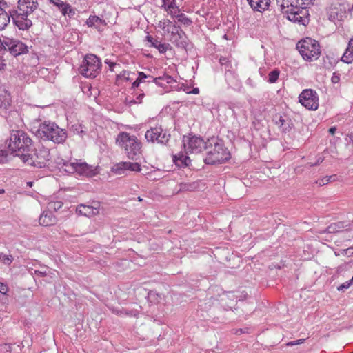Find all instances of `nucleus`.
<instances>
[{
    "label": "nucleus",
    "mask_w": 353,
    "mask_h": 353,
    "mask_svg": "<svg viewBox=\"0 0 353 353\" xmlns=\"http://www.w3.org/2000/svg\"><path fill=\"white\" fill-rule=\"evenodd\" d=\"M37 6L38 3L36 0H18L17 10H10L12 21L19 30H27L32 26L29 16Z\"/></svg>",
    "instance_id": "obj_1"
},
{
    "label": "nucleus",
    "mask_w": 353,
    "mask_h": 353,
    "mask_svg": "<svg viewBox=\"0 0 353 353\" xmlns=\"http://www.w3.org/2000/svg\"><path fill=\"white\" fill-rule=\"evenodd\" d=\"M206 148V157L203 161L208 165L221 164L228 161L231 154L227 148L225 147L222 140L212 137L208 139Z\"/></svg>",
    "instance_id": "obj_2"
},
{
    "label": "nucleus",
    "mask_w": 353,
    "mask_h": 353,
    "mask_svg": "<svg viewBox=\"0 0 353 353\" xmlns=\"http://www.w3.org/2000/svg\"><path fill=\"white\" fill-rule=\"evenodd\" d=\"M32 141L23 130L10 131V137L5 141V147L8 151L21 158V154L30 152Z\"/></svg>",
    "instance_id": "obj_3"
},
{
    "label": "nucleus",
    "mask_w": 353,
    "mask_h": 353,
    "mask_svg": "<svg viewBox=\"0 0 353 353\" xmlns=\"http://www.w3.org/2000/svg\"><path fill=\"white\" fill-rule=\"evenodd\" d=\"M36 135L43 140L51 141L56 143H62L67 139V132L55 123L45 121L41 123L36 132Z\"/></svg>",
    "instance_id": "obj_4"
},
{
    "label": "nucleus",
    "mask_w": 353,
    "mask_h": 353,
    "mask_svg": "<svg viewBox=\"0 0 353 353\" xmlns=\"http://www.w3.org/2000/svg\"><path fill=\"white\" fill-rule=\"evenodd\" d=\"M117 143L125 150L127 157L132 160H137L141 154V142L134 135L121 132L118 135Z\"/></svg>",
    "instance_id": "obj_5"
},
{
    "label": "nucleus",
    "mask_w": 353,
    "mask_h": 353,
    "mask_svg": "<svg viewBox=\"0 0 353 353\" xmlns=\"http://www.w3.org/2000/svg\"><path fill=\"white\" fill-rule=\"evenodd\" d=\"M20 154L21 159L24 163L37 168H45L50 159V150L44 146L35 149L33 153L28 152L26 154Z\"/></svg>",
    "instance_id": "obj_6"
},
{
    "label": "nucleus",
    "mask_w": 353,
    "mask_h": 353,
    "mask_svg": "<svg viewBox=\"0 0 353 353\" xmlns=\"http://www.w3.org/2000/svg\"><path fill=\"white\" fill-rule=\"evenodd\" d=\"M296 48L303 59L307 61L316 60L321 54L319 42L310 37H306L298 41Z\"/></svg>",
    "instance_id": "obj_7"
},
{
    "label": "nucleus",
    "mask_w": 353,
    "mask_h": 353,
    "mask_svg": "<svg viewBox=\"0 0 353 353\" xmlns=\"http://www.w3.org/2000/svg\"><path fill=\"white\" fill-rule=\"evenodd\" d=\"M101 63L93 54H87L81 64L79 72L87 78H94L101 71Z\"/></svg>",
    "instance_id": "obj_8"
},
{
    "label": "nucleus",
    "mask_w": 353,
    "mask_h": 353,
    "mask_svg": "<svg viewBox=\"0 0 353 353\" xmlns=\"http://www.w3.org/2000/svg\"><path fill=\"white\" fill-rule=\"evenodd\" d=\"M183 142L187 153L199 154L206 150L208 139L205 141L201 137L189 134L183 136Z\"/></svg>",
    "instance_id": "obj_9"
},
{
    "label": "nucleus",
    "mask_w": 353,
    "mask_h": 353,
    "mask_svg": "<svg viewBox=\"0 0 353 353\" xmlns=\"http://www.w3.org/2000/svg\"><path fill=\"white\" fill-rule=\"evenodd\" d=\"M288 16L287 18L290 21L297 23L301 25L307 26L309 23V11L307 7L296 6L294 8H290L285 11Z\"/></svg>",
    "instance_id": "obj_10"
},
{
    "label": "nucleus",
    "mask_w": 353,
    "mask_h": 353,
    "mask_svg": "<svg viewBox=\"0 0 353 353\" xmlns=\"http://www.w3.org/2000/svg\"><path fill=\"white\" fill-rule=\"evenodd\" d=\"M9 52L12 56L17 57L28 52V46L21 41L10 37L4 38V51Z\"/></svg>",
    "instance_id": "obj_11"
},
{
    "label": "nucleus",
    "mask_w": 353,
    "mask_h": 353,
    "mask_svg": "<svg viewBox=\"0 0 353 353\" xmlns=\"http://www.w3.org/2000/svg\"><path fill=\"white\" fill-rule=\"evenodd\" d=\"M299 101L308 110H316L319 107L317 93L312 89L303 90L299 94Z\"/></svg>",
    "instance_id": "obj_12"
},
{
    "label": "nucleus",
    "mask_w": 353,
    "mask_h": 353,
    "mask_svg": "<svg viewBox=\"0 0 353 353\" xmlns=\"http://www.w3.org/2000/svg\"><path fill=\"white\" fill-rule=\"evenodd\" d=\"M176 83V80L168 74L156 77V86L159 88L158 90L156 89V92L163 94L170 92L174 88L176 89V86L173 85Z\"/></svg>",
    "instance_id": "obj_13"
},
{
    "label": "nucleus",
    "mask_w": 353,
    "mask_h": 353,
    "mask_svg": "<svg viewBox=\"0 0 353 353\" xmlns=\"http://www.w3.org/2000/svg\"><path fill=\"white\" fill-rule=\"evenodd\" d=\"M126 170L139 172L141 170L140 165L138 163L122 161L112 167V171L116 174H123Z\"/></svg>",
    "instance_id": "obj_14"
},
{
    "label": "nucleus",
    "mask_w": 353,
    "mask_h": 353,
    "mask_svg": "<svg viewBox=\"0 0 353 353\" xmlns=\"http://www.w3.org/2000/svg\"><path fill=\"white\" fill-rule=\"evenodd\" d=\"M72 172H75L79 175L92 176L95 174L92 167L85 163L73 162L70 163Z\"/></svg>",
    "instance_id": "obj_15"
},
{
    "label": "nucleus",
    "mask_w": 353,
    "mask_h": 353,
    "mask_svg": "<svg viewBox=\"0 0 353 353\" xmlns=\"http://www.w3.org/2000/svg\"><path fill=\"white\" fill-rule=\"evenodd\" d=\"M76 212L79 215L90 217L99 213V203H96L95 205L80 204L77 207Z\"/></svg>",
    "instance_id": "obj_16"
},
{
    "label": "nucleus",
    "mask_w": 353,
    "mask_h": 353,
    "mask_svg": "<svg viewBox=\"0 0 353 353\" xmlns=\"http://www.w3.org/2000/svg\"><path fill=\"white\" fill-rule=\"evenodd\" d=\"M48 2L57 6L63 16L68 15L70 17L75 14L74 10L69 3L63 2L61 0H47Z\"/></svg>",
    "instance_id": "obj_17"
},
{
    "label": "nucleus",
    "mask_w": 353,
    "mask_h": 353,
    "mask_svg": "<svg viewBox=\"0 0 353 353\" xmlns=\"http://www.w3.org/2000/svg\"><path fill=\"white\" fill-rule=\"evenodd\" d=\"M57 220L53 213L48 210H44L39 217V223L43 226H50L56 224Z\"/></svg>",
    "instance_id": "obj_18"
},
{
    "label": "nucleus",
    "mask_w": 353,
    "mask_h": 353,
    "mask_svg": "<svg viewBox=\"0 0 353 353\" xmlns=\"http://www.w3.org/2000/svg\"><path fill=\"white\" fill-rule=\"evenodd\" d=\"M172 160L174 164L179 168L188 167L191 162L190 157L181 152L177 154L173 155Z\"/></svg>",
    "instance_id": "obj_19"
},
{
    "label": "nucleus",
    "mask_w": 353,
    "mask_h": 353,
    "mask_svg": "<svg viewBox=\"0 0 353 353\" xmlns=\"http://www.w3.org/2000/svg\"><path fill=\"white\" fill-rule=\"evenodd\" d=\"M348 226L349 225H345V223L343 221H338L336 223H331L329 226H327L325 230H322L320 233L336 234L343 231V229Z\"/></svg>",
    "instance_id": "obj_20"
},
{
    "label": "nucleus",
    "mask_w": 353,
    "mask_h": 353,
    "mask_svg": "<svg viewBox=\"0 0 353 353\" xmlns=\"http://www.w3.org/2000/svg\"><path fill=\"white\" fill-rule=\"evenodd\" d=\"M225 79L228 85L233 89L237 88L241 85V81L238 76L232 70L225 72Z\"/></svg>",
    "instance_id": "obj_21"
},
{
    "label": "nucleus",
    "mask_w": 353,
    "mask_h": 353,
    "mask_svg": "<svg viewBox=\"0 0 353 353\" xmlns=\"http://www.w3.org/2000/svg\"><path fill=\"white\" fill-rule=\"evenodd\" d=\"M254 10L261 12L268 9L270 0H247Z\"/></svg>",
    "instance_id": "obj_22"
},
{
    "label": "nucleus",
    "mask_w": 353,
    "mask_h": 353,
    "mask_svg": "<svg viewBox=\"0 0 353 353\" xmlns=\"http://www.w3.org/2000/svg\"><path fill=\"white\" fill-rule=\"evenodd\" d=\"M159 129L160 132L158 131V128L156 126V141L162 145H166L170 140V134H168L165 130H163L161 127Z\"/></svg>",
    "instance_id": "obj_23"
},
{
    "label": "nucleus",
    "mask_w": 353,
    "mask_h": 353,
    "mask_svg": "<svg viewBox=\"0 0 353 353\" xmlns=\"http://www.w3.org/2000/svg\"><path fill=\"white\" fill-rule=\"evenodd\" d=\"M174 43L176 47L187 50L189 45V39L183 31L178 32V37L175 39Z\"/></svg>",
    "instance_id": "obj_24"
},
{
    "label": "nucleus",
    "mask_w": 353,
    "mask_h": 353,
    "mask_svg": "<svg viewBox=\"0 0 353 353\" xmlns=\"http://www.w3.org/2000/svg\"><path fill=\"white\" fill-rule=\"evenodd\" d=\"M341 61L346 63L353 61V37L350 40L348 47L341 57Z\"/></svg>",
    "instance_id": "obj_25"
},
{
    "label": "nucleus",
    "mask_w": 353,
    "mask_h": 353,
    "mask_svg": "<svg viewBox=\"0 0 353 353\" xmlns=\"http://www.w3.org/2000/svg\"><path fill=\"white\" fill-rule=\"evenodd\" d=\"M276 125H279V128L283 132H290L292 129V123L291 120L289 119L287 122L282 116H279L278 121H275Z\"/></svg>",
    "instance_id": "obj_26"
},
{
    "label": "nucleus",
    "mask_w": 353,
    "mask_h": 353,
    "mask_svg": "<svg viewBox=\"0 0 353 353\" xmlns=\"http://www.w3.org/2000/svg\"><path fill=\"white\" fill-rule=\"evenodd\" d=\"M276 3L280 6L281 10L285 8L290 9L299 6L298 0H276Z\"/></svg>",
    "instance_id": "obj_27"
},
{
    "label": "nucleus",
    "mask_w": 353,
    "mask_h": 353,
    "mask_svg": "<svg viewBox=\"0 0 353 353\" xmlns=\"http://www.w3.org/2000/svg\"><path fill=\"white\" fill-rule=\"evenodd\" d=\"M171 22L168 19H163L158 23V27L161 30H159L161 35L164 36L170 32Z\"/></svg>",
    "instance_id": "obj_28"
},
{
    "label": "nucleus",
    "mask_w": 353,
    "mask_h": 353,
    "mask_svg": "<svg viewBox=\"0 0 353 353\" xmlns=\"http://www.w3.org/2000/svg\"><path fill=\"white\" fill-rule=\"evenodd\" d=\"M86 23L88 26H94L96 28H100L101 25H105V21L101 19L97 16H90L87 21Z\"/></svg>",
    "instance_id": "obj_29"
},
{
    "label": "nucleus",
    "mask_w": 353,
    "mask_h": 353,
    "mask_svg": "<svg viewBox=\"0 0 353 353\" xmlns=\"http://www.w3.org/2000/svg\"><path fill=\"white\" fill-rule=\"evenodd\" d=\"M179 190L178 192L183 191H194L199 188V182H187V183H179Z\"/></svg>",
    "instance_id": "obj_30"
},
{
    "label": "nucleus",
    "mask_w": 353,
    "mask_h": 353,
    "mask_svg": "<svg viewBox=\"0 0 353 353\" xmlns=\"http://www.w3.org/2000/svg\"><path fill=\"white\" fill-rule=\"evenodd\" d=\"M11 15L10 10L8 12L2 11L0 9V30H3L10 22Z\"/></svg>",
    "instance_id": "obj_31"
},
{
    "label": "nucleus",
    "mask_w": 353,
    "mask_h": 353,
    "mask_svg": "<svg viewBox=\"0 0 353 353\" xmlns=\"http://www.w3.org/2000/svg\"><path fill=\"white\" fill-rule=\"evenodd\" d=\"M165 10H170L173 14L179 12L178 7L176 6V0H163V6Z\"/></svg>",
    "instance_id": "obj_32"
},
{
    "label": "nucleus",
    "mask_w": 353,
    "mask_h": 353,
    "mask_svg": "<svg viewBox=\"0 0 353 353\" xmlns=\"http://www.w3.org/2000/svg\"><path fill=\"white\" fill-rule=\"evenodd\" d=\"M173 17H175L178 22L181 23L185 26H190L192 23L191 19L187 17L186 15L183 13H179L177 14L174 13Z\"/></svg>",
    "instance_id": "obj_33"
},
{
    "label": "nucleus",
    "mask_w": 353,
    "mask_h": 353,
    "mask_svg": "<svg viewBox=\"0 0 353 353\" xmlns=\"http://www.w3.org/2000/svg\"><path fill=\"white\" fill-rule=\"evenodd\" d=\"M63 205V203L61 201H50L48 203L47 210L52 212V211L57 212L62 208Z\"/></svg>",
    "instance_id": "obj_34"
},
{
    "label": "nucleus",
    "mask_w": 353,
    "mask_h": 353,
    "mask_svg": "<svg viewBox=\"0 0 353 353\" xmlns=\"http://www.w3.org/2000/svg\"><path fill=\"white\" fill-rule=\"evenodd\" d=\"M10 106V98L7 94H0V108L6 110Z\"/></svg>",
    "instance_id": "obj_35"
},
{
    "label": "nucleus",
    "mask_w": 353,
    "mask_h": 353,
    "mask_svg": "<svg viewBox=\"0 0 353 353\" xmlns=\"http://www.w3.org/2000/svg\"><path fill=\"white\" fill-rule=\"evenodd\" d=\"M280 74V71L279 69L276 68L273 70H272L268 74V81L270 83H274L276 82V81L279 79V76Z\"/></svg>",
    "instance_id": "obj_36"
},
{
    "label": "nucleus",
    "mask_w": 353,
    "mask_h": 353,
    "mask_svg": "<svg viewBox=\"0 0 353 353\" xmlns=\"http://www.w3.org/2000/svg\"><path fill=\"white\" fill-rule=\"evenodd\" d=\"M171 48L172 47L169 43H161L156 39V49H157L160 53L163 54Z\"/></svg>",
    "instance_id": "obj_37"
},
{
    "label": "nucleus",
    "mask_w": 353,
    "mask_h": 353,
    "mask_svg": "<svg viewBox=\"0 0 353 353\" xmlns=\"http://www.w3.org/2000/svg\"><path fill=\"white\" fill-rule=\"evenodd\" d=\"M219 61L222 66L225 67V72L229 71V70H232L231 61L228 57H221Z\"/></svg>",
    "instance_id": "obj_38"
},
{
    "label": "nucleus",
    "mask_w": 353,
    "mask_h": 353,
    "mask_svg": "<svg viewBox=\"0 0 353 353\" xmlns=\"http://www.w3.org/2000/svg\"><path fill=\"white\" fill-rule=\"evenodd\" d=\"M145 138L148 142L153 143L154 141V131L153 128H150L148 130L145 134Z\"/></svg>",
    "instance_id": "obj_39"
},
{
    "label": "nucleus",
    "mask_w": 353,
    "mask_h": 353,
    "mask_svg": "<svg viewBox=\"0 0 353 353\" xmlns=\"http://www.w3.org/2000/svg\"><path fill=\"white\" fill-rule=\"evenodd\" d=\"M13 261V257L12 255H8L3 253L0 254V261L3 262L5 264L9 265Z\"/></svg>",
    "instance_id": "obj_40"
},
{
    "label": "nucleus",
    "mask_w": 353,
    "mask_h": 353,
    "mask_svg": "<svg viewBox=\"0 0 353 353\" xmlns=\"http://www.w3.org/2000/svg\"><path fill=\"white\" fill-rule=\"evenodd\" d=\"M141 83L143 82L145 79H149L148 82L154 81V79L151 75H146L143 72H139V77L137 78Z\"/></svg>",
    "instance_id": "obj_41"
},
{
    "label": "nucleus",
    "mask_w": 353,
    "mask_h": 353,
    "mask_svg": "<svg viewBox=\"0 0 353 353\" xmlns=\"http://www.w3.org/2000/svg\"><path fill=\"white\" fill-rule=\"evenodd\" d=\"M158 341H162V345H161L160 349H163L164 347H168V339L165 337V335H159L158 337Z\"/></svg>",
    "instance_id": "obj_42"
},
{
    "label": "nucleus",
    "mask_w": 353,
    "mask_h": 353,
    "mask_svg": "<svg viewBox=\"0 0 353 353\" xmlns=\"http://www.w3.org/2000/svg\"><path fill=\"white\" fill-rule=\"evenodd\" d=\"M131 73L128 71H123L119 74L117 75L118 79H123L126 81L132 80V78L130 77Z\"/></svg>",
    "instance_id": "obj_43"
},
{
    "label": "nucleus",
    "mask_w": 353,
    "mask_h": 353,
    "mask_svg": "<svg viewBox=\"0 0 353 353\" xmlns=\"http://www.w3.org/2000/svg\"><path fill=\"white\" fill-rule=\"evenodd\" d=\"M8 152L9 151L8 149H7V150H0V163H4L7 162V161H8L7 157H8Z\"/></svg>",
    "instance_id": "obj_44"
},
{
    "label": "nucleus",
    "mask_w": 353,
    "mask_h": 353,
    "mask_svg": "<svg viewBox=\"0 0 353 353\" xmlns=\"http://www.w3.org/2000/svg\"><path fill=\"white\" fill-rule=\"evenodd\" d=\"M14 347H15V344H4L1 347V350L3 353H10Z\"/></svg>",
    "instance_id": "obj_45"
},
{
    "label": "nucleus",
    "mask_w": 353,
    "mask_h": 353,
    "mask_svg": "<svg viewBox=\"0 0 353 353\" xmlns=\"http://www.w3.org/2000/svg\"><path fill=\"white\" fill-rule=\"evenodd\" d=\"M333 177V176H325L321 179H319L318 181H316L317 183H319L320 185H324L325 184H327L330 181H331V179Z\"/></svg>",
    "instance_id": "obj_46"
},
{
    "label": "nucleus",
    "mask_w": 353,
    "mask_h": 353,
    "mask_svg": "<svg viewBox=\"0 0 353 353\" xmlns=\"http://www.w3.org/2000/svg\"><path fill=\"white\" fill-rule=\"evenodd\" d=\"M352 283V281H347L344 283L341 284V285H339L337 289L339 291H344L345 290L349 288Z\"/></svg>",
    "instance_id": "obj_47"
},
{
    "label": "nucleus",
    "mask_w": 353,
    "mask_h": 353,
    "mask_svg": "<svg viewBox=\"0 0 353 353\" xmlns=\"http://www.w3.org/2000/svg\"><path fill=\"white\" fill-rule=\"evenodd\" d=\"M8 286L6 283L0 282V293L6 294L8 292Z\"/></svg>",
    "instance_id": "obj_48"
},
{
    "label": "nucleus",
    "mask_w": 353,
    "mask_h": 353,
    "mask_svg": "<svg viewBox=\"0 0 353 353\" xmlns=\"http://www.w3.org/2000/svg\"><path fill=\"white\" fill-rule=\"evenodd\" d=\"M331 81L333 83H338L340 81V74L337 72H334L331 78Z\"/></svg>",
    "instance_id": "obj_49"
},
{
    "label": "nucleus",
    "mask_w": 353,
    "mask_h": 353,
    "mask_svg": "<svg viewBox=\"0 0 353 353\" xmlns=\"http://www.w3.org/2000/svg\"><path fill=\"white\" fill-rule=\"evenodd\" d=\"M324 159L322 157H318L317 160L314 163H308L310 167H314L320 165L323 161Z\"/></svg>",
    "instance_id": "obj_50"
},
{
    "label": "nucleus",
    "mask_w": 353,
    "mask_h": 353,
    "mask_svg": "<svg viewBox=\"0 0 353 353\" xmlns=\"http://www.w3.org/2000/svg\"><path fill=\"white\" fill-rule=\"evenodd\" d=\"M304 341H305L304 339H299V340H296V341H292L288 342L287 343V345L288 346H293V345H299V344L303 343Z\"/></svg>",
    "instance_id": "obj_51"
},
{
    "label": "nucleus",
    "mask_w": 353,
    "mask_h": 353,
    "mask_svg": "<svg viewBox=\"0 0 353 353\" xmlns=\"http://www.w3.org/2000/svg\"><path fill=\"white\" fill-rule=\"evenodd\" d=\"M313 0H298L300 6L307 7Z\"/></svg>",
    "instance_id": "obj_52"
},
{
    "label": "nucleus",
    "mask_w": 353,
    "mask_h": 353,
    "mask_svg": "<svg viewBox=\"0 0 353 353\" xmlns=\"http://www.w3.org/2000/svg\"><path fill=\"white\" fill-rule=\"evenodd\" d=\"M337 8H332L330 14V18H333L334 19H338V12L336 11Z\"/></svg>",
    "instance_id": "obj_53"
},
{
    "label": "nucleus",
    "mask_w": 353,
    "mask_h": 353,
    "mask_svg": "<svg viewBox=\"0 0 353 353\" xmlns=\"http://www.w3.org/2000/svg\"><path fill=\"white\" fill-rule=\"evenodd\" d=\"M72 130H73L74 132L79 134H81L84 133V131L81 129V125L76 126V127L72 126Z\"/></svg>",
    "instance_id": "obj_54"
},
{
    "label": "nucleus",
    "mask_w": 353,
    "mask_h": 353,
    "mask_svg": "<svg viewBox=\"0 0 353 353\" xmlns=\"http://www.w3.org/2000/svg\"><path fill=\"white\" fill-rule=\"evenodd\" d=\"M9 6V4L4 0H0V9L2 11H6L5 9Z\"/></svg>",
    "instance_id": "obj_55"
},
{
    "label": "nucleus",
    "mask_w": 353,
    "mask_h": 353,
    "mask_svg": "<svg viewBox=\"0 0 353 353\" xmlns=\"http://www.w3.org/2000/svg\"><path fill=\"white\" fill-rule=\"evenodd\" d=\"M249 332V328L246 327V328H244V329H236V331H235V334H245V333H248Z\"/></svg>",
    "instance_id": "obj_56"
},
{
    "label": "nucleus",
    "mask_w": 353,
    "mask_h": 353,
    "mask_svg": "<svg viewBox=\"0 0 353 353\" xmlns=\"http://www.w3.org/2000/svg\"><path fill=\"white\" fill-rule=\"evenodd\" d=\"M31 274H33V272H31ZM34 274L37 275V276H45L48 274L47 272L45 270V271H41V270H34Z\"/></svg>",
    "instance_id": "obj_57"
},
{
    "label": "nucleus",
    "mask_w": 353,
    "mask_h": 353,
    "mask_svg": "<svg viewBox=\"0 0 353 353\" xmlns=\"http://www.w3.org/2000/svg\"><path fill=\"white\" fill-rule=\"evenodd\" d=\"M105 63L109 65L110 70L111 71H114V68L117 67L118 65L115 63L111 62L110 61H105Z\"/></svg>",
    "instance_id": "obj_58"
},
{
    "label": "nucleus",
    "mask_w": 353,
    "mask_h": 353,
    "mask_svg": "<svg viewBox=\"0 0 353 353\" xmlns=\"http://www.w3.org/2000/svg\"><path fill=\"white\" fill-rule=\"evenodd\" d=\"M176 89L183 90L184 92H185L187 94H189L190 92V87L187 85L182 84L180 88H177Z\"/></svg>",
    "instance_id": "obj_59"
},
{
    "label": "nucleus",
    "mask_w": 353,
    "mask_h": 353,
    "mask_svg": "<svg viewBox=\"0 0 353 353\" xmlns=\"http://www.w3.org/2000/svg\"><path fill=\"white\" fill-rule=\"evenodd\" d=\"M6 36H2V38H0V52L2 50H4V38Z\"/></svg>",
    "instance_id": "obj_60"
},
{
    "label": "nucleus",
    "mask_w": 353,
    "mask_h": 353,
    "mask_svg": "<svg viewBox=\"0 0 353 353\" xmlns=\"http://www.w3.org/2000/svg\"><path fill=\"white\" fill-rule=\"evenodd\" d=\"M147 41L150 43V46H154V42L153 41V37L150 35L146 37Z\"/></svg>",
    "instance_id": "obj_61"
},
{
    "label": "nucleus",
    "mask_w": 353,
    "mask_h": 353,
    "mask_svg": "<svg viewBox=\"0 0 353 353\" xmlns=\"http://www.w3.org/2000/svg\"><path fill=\"white\" fill-rule=\"evenodd\" d=\"M199 93V88H194L192 90H190L189 94H198Z\"/></svg>",
    "instance_id": "obj_62"
},
{
    "label": "nucleus",
    "mask_w": 353,
    "mask_h": 353,
    "mask_svg": "<svg viewBox=\"0 0 353 353\" xmlns=\"http://www.w3.org/2000/svg\"><path fill=\"white\" fill-rule=\"evenodd\" d=\"M347 137H348V139H347V141L349 142V143H351L352 145H353V134H350L347 135Z\"/></svg>",
    "instance_id": "obj_63"
},
{
    "label": "nucleus",
    "mask_w": 353,
    "mask_h": 353,
    "mask_svg": "<svg viewBox=\"0 0 353 353\" xmlns=\"http://www.w3.org/2000/svg\"><path fill=\"white\" fill-rule=\"evenodd\" d=\"M346 254H350L351 255L353 254V248L350 247L347 250H345Z\"/></svg>",
    "instance_id": "obj_64"
}]
</instances>
